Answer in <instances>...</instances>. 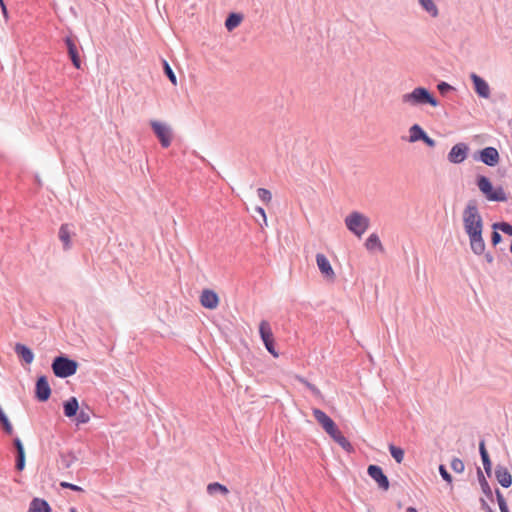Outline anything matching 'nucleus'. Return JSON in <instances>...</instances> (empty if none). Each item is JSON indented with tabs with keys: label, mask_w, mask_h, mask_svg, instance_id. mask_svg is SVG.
I'll use <instances>...</instances> for the list:
<instances>
[{
	"label": "nucleus",
	"mask_w": 512,
	"mask_h": 512,
	"mask_svg": "<svg viewBox=\"0 0 512 512\" xmlns=\"http://www.w3.org/2000/svg\"><path fill=\"white\" fill-rule=\"evenodd\" d=\"M498 231L499 230H493L491 233V244L494 247H496L502 241V236Z\"/></svg>",
	"instance_id": "41"
},
{
	"label": "nucleus",
	"mask_w": 512,
	"mask_h": 512,
	"mask_svg": "<svg viewBox=\"0 0 512 512\" xmlns=\"http://www.w3.org/2000/svg\"><path fill=\"white\" fill-rule=\"evenodd\" d=\"M470 79L472 80L474 90L479 97L485 99L490 97V87L482 77H480L476 73H471Z\"/></svg>",
	"instance_id": "15"
},
{
	"label": "nucleus",
	"mask_w": 512,
	"mask_h": 512,
	"mask_svg": "<svg viewBox=\"0 0 512 512\" xmlns=\"http://www.w3.org/2000/svg\"><path fill=\"white\" fill-rule=\"evenodd\" d=\"M479 453L485 473L490 477L492 473V463L488 451L485 447V441L483 439L479 442Z\"/></svg>",
	"instance_id": "22"
},
{
	"label": "nucleus",
	"mask_w": 512,
	"mask_h": 512,
	"mask_svg": "<svg viewBox=\"0 0 512 512\" xmlns=\"http://www.w3.org/2000/svg\"><path fill=\"white\" fill-rule=\"evenodd\" d=\"M64 42H65L67 52H68L69 58L73 64V66L76 69H81L82 62H81L76 39L72 36H66L64 38Z\"/></svg>",
	"instance_id": "9"
},
{
	"label": "nucleus",
	"mask_w": 512,
	"mask_h": 512,
	"mask_svg": "<svg viewBox=\"0 0 512 512\" xmlns=\"http://www.w3.org/2000/svg\"><path fill=\"white\" fill-rule=\"evenodd\" d=\"M74 417L76 418L77 424H86L90 421V413L83 409L78 410L77 415Z\"/></svg>",
	"instance_id": "37"
},
{
	"label": "nucleus",
	"mask_w": 512,
	"mask_h": 512,
	"mask_svg": "<svg viewBox=\"0 0 512 512\" xmlns=\"http://www.w3.org/2000/svg\"><path fill=\"white\" fill-rule=\"evenodd\" d=\"M495 494H496V499H497V502L499 505V509L508 506L504 496L502 495V493L499 489L495 490Z\"/></svg>",
	"instance_id": "44"
},
{
	"label": "nucleus",
	"mask_w": 512,
	"mask_h": 512,
	"mask_svg": "<svg viewBox=\"0 0 512 512\" xmlns=\"http://www.w3.org/2000/svg\"><path fill=\"white\" fill-rule=\"evenodd\" d=\"M365 247L368 251L378 250L383 251V245L380 241L379 236L376 233H372L365 241Z\"/></svg>",
	"instance_id": "26"
},
{
	"label": "nucleus",
	"mask_w": 512,
	"mask_h": 512,
	"mask_svg": "<svg viewBox=\"0 0 512 512\" xmlns=\"http://www.w3.org/2000/svg\"><path fill=\"white\" fill-rule=\"evenodd\" d=\"M493 230H500L501 232L512 236V225L507 222H496L492 224Z\"/></svg>",
	"instance_id": "33"
},
{
	"label": "nucleus",
	"mask_w": 512,
	"mask_h": 512,
	"mask_svg": "<svg viewBox=\"0 0 512 512\" xmlns=\"http://www.w3.org/2000/svg\"><path fill=\"white\" fill-rule=\"evenodd\" d=\"M469 147L467 144L461 142L455 144L450 152L448 153V161L453 164H460L462 163L468 155Z\"/></svg>",
	"instance_id": "11"
},
{
	"label": "nucleus",
	"mask_w": 512,
	"mask_h": 512,
	"mask_svg": "<svg viewBox=\"0 0 512 512\" xmlns=\"http://www.w3.org/2000/svg\"><path fill=\"white\" fill-rule=\"evenodd\" d=\"M0 7H1V12H2L4 18L7 20L8 19V10L4 3V0H0Z\"/></svg>",
	"instance_id": "49"
},
{
	"label": "nucleus",
	"mask_w": 512,
	"mask_h": 512,
	"mask_svg": "<svg viewBox=\"0 0 512 512\" xmlns=\"http://www.w3.org/2000/svg\"><path fill=\"white\" fill-rule=\"evenodd\" d=\"M300 381L305 384V386L316 396H319L320 395V390L312 383H310L309 381L301 378Z\"/></svg>",
	"instance_id": "42"
},
{
	"label": "nucleus",
	"mask_w": 512,
	"mask_h": 512,
	"mask_svg": "<svg viewBox=\"0 0 512 512\" xmlns=\"http://www.w3.org/2000/svg\"><path fill=\"white\" fill-rule=\"evenodd\" d=\"M476 159L487 166L494 167L499 163L500 156L496 148L489 146L480 150Z\"/></svg>",
	"instance_id": "12"
},
{
	"label": "nucleus",
	"mask_w": 512,
	"mask_h": 512,
	"mask_svg": "<svg viewBox=\"0 0 512 512\" xmlns=\"http://www.w3.org/2000/svg\"><path fill=\"white\" fill-rule=\"evenodd\" d=\"M425 134H426V132L424 131V129L420 125L414 124V125H412L409 128V139H408V141L410 143L421 141L422 138H424Z\"/></svg>",
	"instance_id": "27"
},
{
	"label": "nucleus",
	"mask_w": 512,
	"mask_h": 512,
	"mask_svg": "<svg viewBox=\"0 0 512 512\" xmlns=\"http://www.w3.org/2000/svg\"><path fill=\"white\" fill-rule=\"evenodd\" d=\"M79 410V402L76 397H70L63 403L64 415L68 418H72L77 415Z\"/></svg>",
	"instance_id": "23"
},
{
	"label": "nucleus",
	"mask_w": 512,
	"mask_h": 512,
	"mask_svg": "<svg viewBox=\"0 0 512 512\" xmlns=\"http://www.w3.org/2000/svg\"><path fill=\"white\" fill-rule=\"evenodd\" d=\"M150 126L158 138L161 146L163 148H168L171 145L172 140V131L171 128L163 123L158 121H151Z\"/></svg>",
	"instance_id": "6"
},
{
	"label": "nucleus",
	"mask_w": 512,
	"mask_h": 512,
	"mask_svg": "<svg viewBox=\"0 0 512 512\" xmlns=\"http://www.w3.org/2000/svg\"><path fill=\"white\" fill-rule=\"evenodd\" d=\"M463 226L467 233L483 231V219L478 209V203L475 199L467 202L463 210Z\"/></svg>",
	"instance_id": "1"
},
{
	"label": "nucleus",
	"mask_w": 512,
	"mask_h": 512,
	"mask_svg": "<svg viewBox=\"0 0 512 512\" xmlns=\"http://www.w3.org/2000/svg\"><path fill=\"white\" fill-rule=\"evenodd\" d=\"M450 466H451V469L456 473H462L465 469L464 462L457 457H454L451 460Z\"/></svg>",
	"instance_id": "36"
},
{
	"label": "nucleus",
	"mask_w": 512,
	"mask_h": 512,
	"mask_svg": "<svg viewBox=\"0 0 512 512\" xmlns=\"http://www.w3.org/2000/svg\"><path fill=\"white\" fill-rule=\"evenodd\" d=\"M71 234L72 231L70 229L69 224H62L59 228V239L63 243V249L68 250L71 248Z\"/></svg>",
	"instance_id": "24"
},
{
	"label": "nucleus",
	"mask_w": 512,
	"mask_h": 512,
	"mask_svg": "<svg viewBox=\"0 0 512 512\" xmlns=\"http://www.w3.org/2000/svg\"><path fill=\"white\" fill-rule=\"evenodd\" d=\"M437 89L441 94H445L448 91L453 90V87L447 82L442 81L437 85Z\"/></svg>",
	"instance_id": "43"
},
{
	"label": "nucleus",
	"mask_w": 512,
	"mask_h": 512,
	"mask_svg": "<svg viewBox=\"0 0 512 512\" xmlns=\"http://www.w3.org/2000/svg\"><path fill=\"white\" fill-rule=\"evenodd\" d=\"M70 512H77V510L75 508H71Z\"/></svg>",
	"instance_id": "55"
},
{
	"label": "nucleus",
	"mask_w": 512,
	"mask_h": 512,
	"mask_svg": "<svg viewBox=\"0 0 512 512\" xmlns=\"http://www.w3.org/2000/svg\"><path fill=\"white\" fill-rule=\"evenodd\" d=\"M316 263H317L318 269L324 275V277H326L327 279H334V277H335L334 270H333L328 258L324 254H322V253L316 254Z\"/></svg>",
	"instance_id": "16"
},
{
	"label": "nucleus",
	"mask_w": 512,
	"mask_h": 512,
	"mask_svg": "<svg viewBox=\"0 0 512 512\" xmlns=\"http://www.w3.org/2000/svg\"><path fill=\"white\" fill-rule=\"evenodd\" d=\"M500 511L501 512H509V508H508V506H506L504 508H500Z\"/></svg>",
	"instance_id": "53"
},
{
	"label": "nucleus",
	"mask_w": 512,
	"mask_h": 512,
	"mask_svg": "<svg viewBox=\"0 0 512 512\" xmlns=\"http://www.w3.org/2000/svg\"><path fill=\"white\" fill-rule=\"evenodd\" d=\"M389 452L398 464L402 463V461L404 459V450L402 448L395 446L393 444H390Z\"/></svg>",
	"instance_id": "32"
},
{
	"label": "nucleus",
	"mask_w": 512,
	"mask_h": 512,
	"mask_svg": "<svg viewBox=\"0 0 512 512\" xmlns=\"http://www.w3.org/2000/svg\"><path fill=\"white\" fill-rule=\"evenodd\" d=\"M439 473L442 477V479L447 482L449 485L452 484V476L451 474L448 472L447 468L445 467V465L441 464L439 465Z\"/></svg>",
	"instance_id": "39"
},
{
	"label": "nucleus",
	"mask_w": 512,
	"mask_h": 512,
	"mask_svg": "<svg viewBox=\"0 0 512 512\" xmlns=\"http://www.w3.org/2000/svg\"><path fill=\"white\" fill-rule=\"evenodd\" d=\"M480 487H481L482 492L485 494V496L488 499H490L491 501H493V493H492V490H491V487H490L488 481L481 483Z\"/></svg>",
	"instance_id": "40"
},
{
	"label": "nucleus",
	"mask_w": 512,
	"mask_h": 512,
	"mask_svg": "<svg viewBox=\"0 0 512 512\" xmlns=\"http://www.w3.org/2000/svg\"><path fill=\"white\" fill-rule=\"evenodd\" d=\"M483 231H475L467 233L471 251L475 255H482L485 252L486 244L482 236Z\"/></svg>",
	"instance_id": "13"
},
{
	"label": "nucleus",
	"mask_w": 512,
	"mask_h": 512,
	"mask_svg": "<svg viewBox=\"0 0 512 512\" xmlns=\"http://www.w3.org/2000/svg\"><path fill=\"white\" fill-rule=\"evenodd\" d=\"M77 460V457L73 452L61 453L60 454V464L63 468L68 469L72 466V464Z\"/></svg>",
	"instance_id": "30"
},
{
	"label": "nucleus",
	"mask_w": 512,
	"mask_h": 512,
	"mask_svg": "<svg viewBox=\"0 0 512 512\" xmlns=\"http://www.w3.org/2000/svg\"><path fill=\"white\" fill-rule=\"evenodd\" d=\"M0 425L6 434H8V435L13 434V426H12L11 422L9 421L7 415H5L3 418L0 419Z\"/></svg>",
	"instance_id": "38"
},
{
	"label": "nucleus",
	"mask_w": 512,
	"mask_h": 512,
	"mask_svg": "<svg viewBox=\"0 0 512 512\" xmlns=\"http://www.w3.org/2000/svg\"><path fill=\"white\" fill-rule=\"evenodd\" d=\"M428 147H435L436 142L434 139H432L427 133L424 135V138L422 140Z\"/></svg>",
	"instance_id": "46"
},
{
	"label": "nucleus",
	"mask_w": 512,
	"mask_h": 512,
	"mask_svg": "<svg viewBox=\"0 0 512 512\" xmlns=\"http://www.w3.org/2000/svg\"><path fill=\"white\" fill-rule=\"evenodd\" d=\"M476 184L488 201L506 202L508 200V197L502 186L494 188L488 177L484 175L477 176Z\"/></svg>",
	"instance_id": "3"
},
{
	"label": "nucleus",
	"mask_w": 512,
	"mask_h": 512,
	"mask_svg": "<svg viewBox=\"0 0 512 512\" xmlns=\"http://www.w3.org/2000/svg\"><path fill=\"white\" fill-rule=\"evenodd\" d=\"M345 225L354 235L361 237L369 228L370 220L364 214L353 211L345 218Z\"/></svg>",
	"instance_id": "5"
},
{
	"label": "nucleus",
	"mask_w": 512,
	"mask_h": 512,
	"mask_svg": "<svg viewBox=\"0 0 512 512\" xmlns=\"http://www.w3.org/2000/svg\"><path fill=\"white\" fill-rule=\"evenodd\" d=\"M367 474L378 484L379 488L384 491L389 489V480L380 466L374 464L369 465L367 468Z\"/></svg>",
	"instance_id": "8"
},
{
	"label": "nucleus",
	"mask_w": 512,
	"mask_h": 512,
	"mask_svg": "<svg viewBox=\"0 0 512 512\" xmlns=\"http://www.w3.org/2000/svg\"><path fill=\"white\" fill-rule=\"evenodd\" d=\"M420 5L422 8L428 12L432 17L438 16V8L433 2V0H419Z\"/></svg>",
	"instance_id": "31"
},
{
	"label": "nucleus",
	"mask_w": 512,
	"mask_h": 512,
	"mask_svg": "<svg viewBox=\"0 0 512 512\" xmlns=\"http://www.w3.org/2000/svg\"><path fill=\"white\" fill-rule=\"evenodd\" d=\"M200 303L204 308L215 309L219 304V297L213 290L205 289L201 293Z\"/></svg>",
	"instance_id": "17"
},
{
	"label": "nucleus",
	"mask_w": 512,
	"mask_h": 512,
	"mask_svg": "<svg viewBox=\"0 0 512 512\" xmlns=\"http://www.w3.org/2000/svg\"><path fill=\"white\" fill-rule=\"evenodd\" d=\"M243 17L239 13H230L225 20V27L228 31L234 30L238 27L242 21Z\"/></svg>",
	"instance_id": "28"
},
{
	"label": "nucleus",
	"mask_w": 512,
	"mask_h": 512,
	"mask_svg": "<svg viewBox=\"0 0 512 512\" xmlns=\"http://www.w3.org/2000/svg\"><path fill=\"white\" fill-rule=\"evenodd\" d=\"M482 255H484L485 261L487 263L492 264L494 262V256L490 252H484Z\"/></svg>",
	"instance_id": "51"
},
{
	"label": "nucleus",
	"mask_w": 512,
	"mask_h": 512,
	"mask_svg": "<svg viewBox=\"0 0 512 512\" xmlns=\"http://www.w3.org/2000/svg\"><path fill=\"white\" fill-rule=\"evenodd\" d=\"M500 511L501 512H509V508H508V506H506L504 508H500Z\"/></svg>",
	"instance_id": "54"
},
{
	"label": "nucleus",
	"mask_w": 512,
	"mask_h": 512,
	"mask_svg": "<svg viewBox=\"0 0 512 512\" xmlns=\"http://www.w3.org/2000/svg\"><path fill=\"white\" fill-rule=\"evenodd\" d=\"M228 492V488L221 483L213 482L207 485V493L209 495H214L215 493H221L223 495H226L228 494Z\"/></svg>",
	"instance_id": "29"
},
{
	"label": "nucleus",
	"mask_w": 512,
	"mask_h": 512,
	"mask_svg": "<svg viewBox=\"0 0 512 512\" xmlns=\"http://www.w3.org/2000/svg\"><path fill=\"white\" fill-rule=\"evenodd\" d=\"M16 355L21 358L26 364H30L34 360V354L32 350L21 343H16L14 347Z\"/></svg>",
	"instance_id": "20"
},
{
	"label": "nucleus",
	"mask_w": 512,
	"mask_h": 512,
	"mask_svg": "<svg viewBox=\"0 0 512 512\" xmlns=\"http://www.w3.org/2000/svg\"><path fill=\"white\" fill-rule=\"evenodd\" d=\"M401 101L403 104H408L410 106L428 104L432 107H437L439 105L437 98L425 87H416L410 93L403 94Z\"/></svg>",
	"instance_id": "2"
},
{
	"label": "nucleus",
	"mask_w": 512,
	"mask_h": 512,
	"mask_svg": "<svg viewBox=\"0 0 512 512\" xmlns=\"http://www.w3.org/2000/svg\"><path fill=\"white\" fill-rule=\"evenodd\" d=\"M78 362L66 355L56 356L51 364L54 375L58 378H68L74 375L78 369Z\"/></svg>",
	"instance_id": "4"
},
{
	"label": "nucleus",
	"mask_w": 512,
	"mask_h": 512,
	"mask_svg": "<svg viewBox=\"0 0 512 512\" xmlns=\"http://www.w3.org/2000/svg\"><path fill=\"white\" fill-rule=\"evenodd\" d=\"M13 446L16 450V463L15 468L22 471L25 468V451L21 440L18 437L13 439Z\"/></svg>",
	"instance_id": "19"
},
{
	"label": "nucleus",
	"mask_w": 512,
	"mask_h": 512,
	"mask_svg": "<svg viewBox=\"0 0 512 512\" xmlns=\"http://www.w3.org/2000/svg\"><path fill=\"white\" fill-rule=\"evenodd\" d=\"M255 211L261 215L265 225H267V217H266L265 210L262 207H256Z\"/></svg>",
	"instance_id": "48"
},
{
	"label": "nucleus",
	"mask_w": 512,
	"mask_h": 512,
	"mask_svg": "<svg viewBox=\"0 0 512 512\" xmlns=\"http://www.w3.org/2000/svg\"><path fill=\"white\" fill-rule=\"evenodd\" d=\"M480 504H481V509L484 510L485 512H495L491 506L486 502L485 499L483 498H480Z\"/></svg>",
	"instance_id": "47"
},
{
	"label": "nucleus",
	"mask_w": 512,
	"mask_h": 512,
	"mask_svg": "<svg viewBox=\"0 0 512 512\" xmlns=\"http://www.w3.org/2000/svg\"><path fill=\"white\" fill-rule=\"evenodd\" d=\"M257 195H258L259 199L262 202H264L265 204L270 203V201L272 199L271 192L268 189H266V188H258L257 189Z\"/></svg>",
	"instance_id": "35"
},
{
	"label": "nucleus",
	"mask_w": 512,
	"mask_h": 512,
	"mask_svg": "<svg viewBox=\"0 0 512 512\" xmlns=\"http://www.w3.org/2000/svg\"><path fill=\"white\" fill-rule=\"evenodd\" d=\"M477 478H478L479 484L487 481L482 470L479 467H477Z\"/></svg>",
	"instance_id": "50"
},
{
	"label": "nucleus",
	"mask_w": 512,
	"mask_h": 512,
	"mask_svg": "<svg viewBox=\"0 0 512 512\" xmlns=\"http://www.w3.org/2000/svg\"><path fill=\"white\" fill-rule=\"evenodd\" d=\"M312 414L315 420L322 426L326 433L334 432V428L337 427L335 422L321 409L314 408Z\"/></svg>",
	"instance_id": "14"
},
{
	"label": "nucleus",
	"mask_w": 512,
	"mask_h": 512,
	"mask_svg": "<svg viewBox=\"0 0 512 512\" xmlns=\"http://www.w3.org/2000/svg\"><path fill=\"white\" fill-rule=\"evenodd\" d=\"M60 485L63 488H67V489H70V490H73V491H83V489L80 486H77V485L72 484V483L61 482Z\"/></svg>",
	"instance_id": "45"
},
{
	"label": "nucleus",
	"mask_w": 512,
	"mask_h": 512,
	"mask_svg": "<svg viewBox=\"0 0 512 512\" xmlns=\"http://www.w3.org/2000/svg\"><path fill=\"white\" fill-rule=\"evenodd\" d=\"M259 333L267 351L274 357H278V352L275 350L273 333L267 321L263 320L260 322Z\"/></svg>",
	"instance_id": "7"
},
{
	"label": "nucleus",
	"mask_w": 512,
	"mask_h": 512,
	"mask_svg": "<svg viewBox=\"0 0 512 512\" xmlns=\"http://www.w3.org/2000/svg\"><path fill=\"white\" fill-rule=\"evenodd\" d=\"M51 396V388L45 375L37 378L35 384V397L40 402H46Z\"/></svg>",
	"instance_id": "10"
},
{
	"label": "nucleus",
	"mask_w": 512,
	"mask_h": 512,
	"mask_svg": "<svg viewBox=\"0 0 512 512\" xmlns=\"http://www.w3.org/2000/svg\"><path fill=\"white\" fill-rule=\"evenodd\" d=\"M163 69H164L165 75L168 77V79L171 81V83L173 85H176L177 84L176 75L166 60H163Z\"/></svg>",
	"instance_id": "34"
},
{
	"label": "nucleus",
	"mask_w": 512,
	"mask_h": 512,
	"mask_svg": "<svg viewBox=\"0 0 512 512\" xmlns=\"http://www.w3.org/2000/svg\"><path fill=\"white\" fill-rule=\"evenodd\" d=\"M339 446H341L345 451L350 452L353 450L351 443L348 439L341 433L338 427L334 428V432L327 433Z\"/></svg>",
	"instance_id": "21"
},
{
	"label": "nucleus",
	"mask_w": 512,
	"mask_h": 512,
	"mask_svg": "<svg viewBox=\"0 0 512 512\" xmlns=\"http://www.w3.org/2000/svg\"><path fill=\"white\" fill-rule=\"evenodd\" d=\"M406 512H417V510H416V508H414V507H408V508L406 509Z\"/></svg>",
	"instance_id": "52"
},
{
	"label": "nucleus",
	"mask_w": 512,
	"mask_h": 512,
	"mask_svg": "<svg viewBox=\"0 0 512 512\" xmlns=\"http://www.w3.org/2000/svg\"><path fill=\"white\" fill-rule=\"evenodd\" d=\"M494 473L496 480L502 487L508 488L512 485V475L505 466L496 465Z\"/></svg>",
	"instance_id": "18"
},
{
	"label": "nucleus",
	"mask_w": 512,
	"mask_h": 512,
	"mask_svg": "<svg viewBox=\"0 0 512 512\" xmlns=\"http://www.w3.org/2000/svg\"><path fill=\"white\" fill-rule=\"evenodd\" d=\"M28 512H51V507L46 500L34 498L30 502Z\"/></svg>",
	"instance_id": "25"
}]
</instances>
